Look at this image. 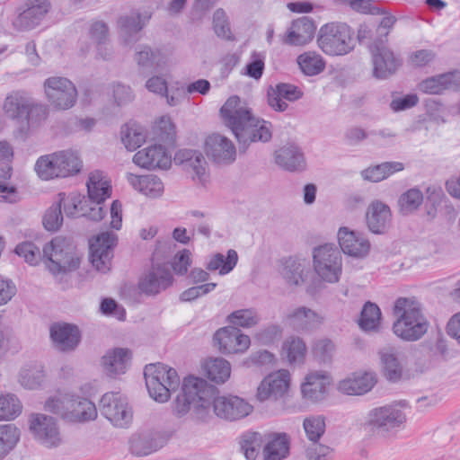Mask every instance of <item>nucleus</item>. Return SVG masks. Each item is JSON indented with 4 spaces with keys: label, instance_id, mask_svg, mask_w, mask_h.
<instances>
[{
    "label": "nucleus",
    "instance_id": "nucleus-21",
    "mask_svg": "<svg viewBox=\"0 0 460 460\" xmlns=\"http://www.w3.org/2000/svg\"><path fill=\"white\" fill-rule=\"evenodd\" d=\"M291 375L287 369H279L269 374L257 389V398L261 402L283 397L288 391Z\"/></svg>",
    "mask_w": 460,
    "mask_h": 460
},
{
    "label": "nucleus",
    "instance_id": "nucleus-43",
    "mask_svg": "<svg viewBox=\"0 0 460 460\" xmlns=\"http://www.w3.org/2000/svg\"><path fill=\"white\" fill-rule=\"evenodd\" d=\"M31 98L23 92H13L6 96L3 110L4 113L13 119H23Z\"/></svg>",
    "mask_w": 460,
    "mask_h": 460
},
{
    "label": "nucleus",
    "instance_id": "nucleus-13",
    "mask_svg": "<svg viewBox=\"0 0 460 460\" xmlns=\"http://www.w3.org/2000/svg\"><path fill=\"white\" fill-rule=\"evenodd\" d=\"M173 162L198 185L206 187L209 182L208 164L203 154L194 149H181L174 154Z\"/></svg>",
    "mask_w": 460,
    "mask_h": 460
},
{
    "label": "nucleus",
    "instance_id": "nucleus-39",
    "mask_svg": "<svg viewBox=\"0 0 460 460\" xmlns=\"http://www.w3.org/2000/svg\"><path fill=\"white\" fill-rule=\"evenodd\" d=\"M126 178L128 183L137 191L150 198H159L163 195L164 186L161 179L155 175L137 176L128 172Z\"/></svg>",
    "mask_w": 460,
    "mask_h": 460
},
{
    "label": "nucleus",
    "instance_id": "nucleus-40",
    "mask_svg": "<svg viewBox=\"0 0 460 460\" xmlns=\"http://www.w3.org/2000/svg\"><path fill=\"white\" fill-rule=\"evenodd\" d=\"M89 203L94 207H102L103 201L111 195V185L104 180L102 172L95 171L91 172L87 181Z\"/></svg>",
    "mask_w": 460,
    "mask_h": 460
},
{
    "label": "nucleus",
    "instance_id": "nucleus-42",
    "mask_svg": "<svg viewBox=\"0 0 460 460\" xmlns=\"http://www.w3.org/2000/svg\"><path fill=\"white\" fill-rule=\"evenodd\" d=\"M266 432L247 431L241 437L240 447L247 460H261Z\"/></svg>",
    "mask_w": 460,
    "mask_h": 460
},
{
    "label": "nucleus",
    "instance_id": "nucleus-34",
    "mask_svg": "<svg viewBox=\"0 0 460 460\" xmlns=\"http://www.w3.org/2000/svg\"><path fill=\"white\" fill-rule=\"evenodd\" d=\"M302 90L295 84L279 83L268 91V103L276 111H285L288 105L285 101L295 102L302 98Z\"/></svg>",
    "mask_w": 460,
    "mask_h": 460
},
{
    "label": "nucleus",
    "instance_id": "nucleus-5",
    "mask_svg": "<svg viewBox=\"0 0 460 460\" xmlns=\"http://www.w3.org/2000/svg\"><path fill=\"white\" fill-rule=\"evenodd\" d=\"M44 263L53 275L64 274L76 270L80 265V257L73 243L65 237L56 236L42 249Z\"/></svg>",
    "mask_w": 460,
    "mask_h": 460
},
{
    "label": "nucleus",
    "instance_id": "nucleus-12",
    "mask_svg": "<svg viewBox=\"0 0 460 460\" xmlns=\"http://www.w3.org/2000/svg\"><path fill=\"white\" fill-rule=\"evenodd\" d=\"M373 66V76L385 80L396 73L402 65L400 56L387 45V40L376 39L368 46Z\"/></svg>",
    "mask_w": 460,
    "mask_h": 460
},
{
    "label": "nucleus",
    "instance_id": "nucleus-31",
    "mask_svg": "<svg viewBox=\"0 0 460 460\" xmlns=\"http://www.w3.org/2000/svg\"><path fill=\"white\" fill-rule=\"evenodd\" d=\"M132 353L128 349L115 348L106 351L102 358V367L111 377L123 375L130 366Z\"/></svg>",
    "mask_w": 460,
    "mask_h": 460
},
{
    "label": "nucleus",
    "instance_id": "nucleus-18",
    "mask_svg": "<svg viewBox=\"0 0 460 460\" xmlns=\"http://www.w3.org/2000/svg\"><path fill=\"white\" fill-rule=\"evenodd\" d=\"M29 424L33 438L44 447H55L61 444V435L54 418L42 413H32Z\"/></svg>",
    "mask_w": 460,
    "mask_h": 460
},
{
    "label": "nucleus",
    "instance_id": "nucleus-20",
    "mask_svg": "<svg viewBox=\"0 0 460 460\" xmlns=\"http://www.w3.org/2000/svg\"><path fill=\"white\" fill-rule=\"evenodd\" d=\"M341 252L354 259L366 258L371 249L369 240L360 232L341 226L337 233Z\"/></svg>",
    "mask_w": 460,
    "mask_h": 460
},
{
    "label": "nucleus",
    "instance_id": "nucleus-47",
    "mask_svg": "<svg viewBox=\"0 0 460 460\" xmlns=\"http://www.w3.org/2000/svg\"><path fill=\"white\" fill-rule=\"evenodd\" d=\"M403 169L404 165L401 162H385L363 170L361 176L364 180L379 182Z\"/></svg>",
    "mask_w": 460,
    "mask_h": 460
},
{
    "label": "nucleus",
    "instance_id": "nucleus-37",
    "mask_svg": "<svg viewBox=\"0 0 460 460\" xmlns=\"http://www.w3.org/2000/svg\"><path fill=\"white\" fill-rule=\"evenodd\" d=\"M316 25L306 16L294 21L284 39V43L301 46L310 42L315 33Z\"/></svg>",
    "mask_w": 460,
    "mask_h": 460
},
{
    "label": "nucleus",
    "instance_id": "nucleus-50",
    "mask_svg": "<svg viewBox=\"0 0 460 460\" xmlns=\"http://www.w3.org/2000/svg\"><path fill=\"white\" fill-rule=\"evenodd\" d=\"M162 447L161 440L151 435H134L129 442L131 453L137 456L150 455Z\"/></svg>",
    "mask_w": 460,
    "mask_h": 460
},
{
    "label": "nucleus",
    "instance_id": "nucleus-4",
    "mask_svg": "<svg viewBox=\"0 0 460 460\" xmlns=\"http://www.w3.org/2000/svg\"><path fill=\"white\" fill-rule=\"evenodd\" d=\"M213 394L214 385L203 378L185 377L181 389L173 401L172 411L178 416H183L193 406L197 411L207 412L211 408Z\"/></svg>",
    "mask_w": 460,
    "mask_h": 460
},
{
    "label": "nucleus",
    "instance_id": "nucleus-48",
    "mask_svg": "<svg viewBox=\"0 0 460 460\" xmlns=\"http://www.w3.org/2000/svg\"><path fill=\"white\" fill-rule=\"evenodd\" d=\"M121 141L128 151H135L145 143L146 139V129L136 123H128L121 128Z\"/></svg>",
    "mask_w": 460,
    "mask_h": 460
},
{
    "label": "nucleus",
    "instance_id": "nucleus-28",
    "mask_svg": "<svg viewBox=\"0 0 460 460\" xmlns=\"http://www.w3.org/2000/svg\"><path fill=\"white\" fill-rule=\"evenodd\" d=\"M150 16L139 13L122 15L118 20L119 39L125 46H132L140 39V31Z\"/></svg>",
    "mask_w": 460,
    "mask_h": 460
},
{
    "label": "nucleus",
    "instance_id": "nucleus-17",
    "mask_svg": "<svg viewBox=\"0 0 460 460\" xmlns=\"http://www.w3.org/2000/svg\"><path fill=\"white\" fill-rule=\"evenodd\" d=\"M117 240L114 233L102 232L90 241L91 262L98 271L106 273L110 270Z\"/></svg>",
    "mask_w": 460,
    "mask_h": 460
},
{
    "label": "nucleus",
    "instance_id": "nucleus-15",
    "mask_svg": "<svg viewBox=\"0 0 460 460\" xmlns=\"http://www.w3.org/2000/svg\"><path fill=\"white\" fill-rule=\"evenodd\" d=\"M100 411L116 427H127L132 420L128 399L120 393L104 394L100 401Z\"/></svg>",
    "mask_w": 460,
    "mask_h": 460
},
{
    "label": "nucleus",
    "instance_id": "nucleus-44",
    "mask_svg": "<svg viewBox=\"0 0 460 460\" xmlns=\"http://www.w3.org/2000/svg\"><path fill=\"white\" fill-rule=\"evenodd\" d=\"M134 60L142 69H149L154 66L163 67L166 63L162 50L148 46H139L135 53Z\"/></svg>",
    "mask_w": 460,
    "mask_h": 460
},
{
    "label": "nucleus",
    "instance_id": "nucleus-45",
    "mask_svg": "<svg viewBox=\"0 0 460 460\" xmlns=\"http://www.w3.org/2000/svg\"><path fill=\"white\" fill-rule=\"evenodd\" d=\"M237 261V252L234 250L230 249L228 250L226 256L220 252L209 256L206 262V269L209 271L218 270L219 274L224 276L234 270Z\"/></svg>",
    "mask_w": 460,
    "mask_h": 460
},
{
    "label": "nucleus",
    "instance_id": "nucleus-63",
    "mask_svg": "<svg viewBox=\"0 0 460 460\" xmlns=\"http://www.w3.org/2000/svg\"><path fill=\"white\" fill-rule=\"evenodd\" d=\"M63 216L60 203H55L46 211L43 217V226L49 231H57L62 225Z\"/></svg>",
    "mask_w": 460,
    "mask_h": 460
},
{
    "label": "nucleus",
    "instance_id": "nucleus-23",
    "mask_svg": "<svg viewBox=\"0 0 460 460\" xmlns=\"http://www.w3.org/2000/svg\"><path fill=\"white\" fill-rule=\"evenodd\" d=\"M172 275L165 263H153L139 279L138 288L146 295H156L172 284Z\"/></svg>",
    "mask_w": 460,
    "mask_h": 460
},
{
    "label": "nucleus",
    "instance_id": "nucleus-55",
    "mask_svg": "<svg viewBox=\"0 0 460 460\" xmlns=\"http://www.w3.org/2000/svg\"><path fill=\"white\" fill-rule=\"evenodd\" d=\"M381 311L371 302H367L362 308L358 324L365 332L376 331L380 325Z\"/></svg>",
    "mask_w": 460,
    "mask_h": 460
},
{
    "label": "nucleus",
    "instance_id": "nucleus-58",
    "mask_svg": "<svg viewBox=\"0 0 460 460\" xmlns=\"http://www.w3.org/2000/svg\"><path fill=\"white\" fill-rule=\"evenodd\" d=\"M260 321L257 312L253 309H240L233 312L228 316V322L235 326L250 328L256 325Z\"/></svg>",
    "mask_w": 460,
    "mask_h": 460
},
{
    "label": "nucleus",
    "instance_id": "nucleus-19",
    "mask_svg": "<svg viewBox=\"0 0 460 460\" xmlns=\"http://www.w3.org/2000/svg\"><path fill=\"white\" fill-rule=\"evenodd\" d=\"M58 203H60V207H63L65 214L69 217H86L92 220L99 221L105 215L103 207L94 208L87 199L82 198L76 193L69 195L59 193Z\"/></svg>",
    "mask_w": 460,
    "mask_h": 460
},
{
    "label": "nucleus",
    "instance_id": "nucleus-9",
    "mask_svg": "<svg viewBox=\"0 0 460 460\" xmlns=\"http://www.w3.org/2000/svg\"><path fill=\"white\" fill-rule=\"evenodd\" d=\"M144 376L150 397L160 403L167 402L180 385L176 370L162 363L146 365Z\"/></svg>",
    "mask_w": 460,
    "mask_h": 460
},
{
    "label": "nucleus",
    "instance_id": "nucleus-35",
    "mask_svg": "<svg viewBox=\"0 0 460 460\" xmlns=\"http://www.w3.org/2000/svg\"><path fill=\"white\" fill-rule=\"evenodd\" d=\"M284 320L296 331H310L319 326L323 318L308 307L298 306L289 309L286 313Z\"/></svg>",
    "mask_w": 460,
    "mask_h": 460
},
{
    "label": "nucleus",
    "instance_id": "nucleus-11",
    "mask_svg": "<svg viewBox=\"0 0 460 460\" xmlns=\"http://www.w3.org/2000/svg\"><path fill=\"white\" fill-rule=\"evenodd\" d=\"M46 100L56 111L72 109L77 102L78 92L75 84L64 76H49L43 83Z\"/></svg>",
    "mask_w": 460,
    "mask_h": 460
},
{
    "label": "nucleus",
    "instance_id": "nucleus-54",
    "mask_svg": "<svg viewBox=\"0 0 460 460\" xmlns=\"http://www.w3.org/2000/svg\"><path fill=\"white\" fill-rule=\"evenodd\" d=\"M20 436V429L14 424H0V460L15 447Z\"/></svg>",
    "mask_w": 460,
    "mask_h": 460
},
{
    "label": "nucleus",
    "instance_id": "nucleus-51",
    "mask_svg": "<svg viewBox=\"0 0 460 460\" xmlns=\"http://www.w3.org/2000/svg\"><path fill=\"white\" fill-rule=\"evenodd\" d=\"M297 64L301 71L309 76L321 74L325 69V60L315 51H306L297 57Z\"/></svg>",
    "mask_w": 460,
    "mask_h": 460
},
{
    "label": "nucleus",
    "instance_id": "nucleus-60",
    "mask_svg": "<svg viewBox=\"0 0 460 460\" xmlns=\"http://www.w3.org/2000/svg\"><path fill=\"white\" fill-rule=\"evenodd\" d=\"M155 137L164 143H172L175 137V126L168 116L161 117L154 127Z\"/></svg>",
    "mask_w": 460,
    "mask_h": 460
},
{
    "label": "nucleus",
    "instance_id": "nucleus-57",
    "mask_svg": "<svg viewBox=\"0 0 460 460\" xmlns=\"http://www.w3.org/2000/svg\"><path fill=\"white\" fill-rule=\"evenodd\" d=\"M49 107L40 102H35L31 99L29 102L23 119L26 120L28 127H37L49 117Z\"/></svg>",
    "mask_w": 460,
    "mask_h": 460
},
{
    "label": "nucleus",
    "instance_id": "nucleus-36",
    "mask_svg": "<svg viewBox=\"0 0 460 460\" xmlns=\"http://www.w3.org/2000/svg\"><path fill=\"white\" fill-rule=\"evenodd\" d=\"M275 163L288 172H301L306 167L304 153L295 144H287L275 152Z\"/></svg>",
    "mask_w": 460,
    "mask_h": 460
},
{
    "label": "nucleus",
    "instance_id": "nucleus-2",
    "mask_svg": "<svg viewBox=\"0 0 460 460\" xmlns=\"http://www.w3.org/2000/svg\"><path fill=\"white\" fill-rule=\"evenodd\" d=\"M393 313L396 318L393 324V331L400 339L416 341L428 332L429 322L415 299L398 298L394 303Z\"/></svg>",
    "mask_w": 460,
    "mask_h": 460
},
{
    "label": "nucleus",
    "instance_id": "nucleus-16",
    "mask_svg": "<svg viewBox=\"0 0 460 460\" xmlns=\"http://www.w3.org/2000/svg\"><path fill=\"white\" fill-rule=\"evenodd\" d=\"M214 386L211 406L217 416L228 420H236L248 416L253 407L244 399L235 395H218Z\"/></svg>",
    "mask_w": 460,
    "mask_h": 460
},
{
    "label": "nucleus",
    "instance_id": "nucleus-6",
    "mask_svg": "<svg viewBox=\"0 0 460 460\" xmlns=\"http://www.w3.org/2000/svg\"><path fill=\"white\" fill-rule=\"evenodd\" d=\"M317 44L320 49L331 57L345 56L354 50V31L346 23L331 22L319 31Z\"/></svg>",
    "mask_w": 460,
    "mask_h": 460
},
{
    "label": "nucleus",
    "instance_id": "nucleus-24",
    "mask_svg": "<svg viewBox=\"0 0 460 460\" xmlns=\"http://www.w3.org/2000/svg\"><path fill=\"white\" fill-rule=\"evenodd\" d=\"M214 341L225 354L243 353L251 344L250 337L234 326L219 329L214 335Z\"/></svg>",
    "mask_w": 460,
    "mask_h": 460
},
{
    "label": "nucleus",
    "instance_id": "nucleus-26",
    "mask_svg": "<svg viewBox=\"0 0 460 460\" xmlns=\"http://www.w3.org/2000/svg\"><path fill=\"white\" fill-rule=\"evenodd\" d=\"M133 163L147 170H166L172 164V157L163 146L153 145L137 151L133 156Z\"/></svg>",
    "mask_w": 460,
    "mask_h": 460
},
{
    "label": "nucleus",
    "instance_id": "nucleus-56",
    "mask_svg": "<svg viewBox=\"0 0 460 460\" xmlns=\"http://www.w3.org/2000/svg\"><path fill=\"white\" fill-rule=\"evenodd\" d=\"M22 410V403L14 394L0 395V420H14L21 414Z\"/></svg>",
    "mask_w": 460,
    "mask_h": 460
},
{
    "label": "nucleus",
    "instance_id": "nucleus-30",
    "mask_svg": "<svg viewBox=\"0 0 460 460\" xmlns=\"http://www.w3.org/2000/svg\"><path fill=\"white\" fill-rule=\"evenodd\" d=\"M460 88V72L453 71L422 80L418 89L426 94H442L447 90Z\"/></svg>",
    "mask_w": 460,
    "mask_h": 460
},
{
    "label": "nucleus",
    "instance_id": "nucleus-32",
    "mask_svg": "<svg viewBox=\"0 0 460 460\" xmlns=\"http://www.w3.org/2000/svg\"><path fill=\"white\" fill-rule=\"evenodd\" d=\"M279 273L289 287H300L309 277L310 269L305 259L289 257L282 261Z\"/></svg>",
    "mask_w": 460,
    "mask_h": 460
},
{
    "label": "nucleus",
    "instance_id": "nucleus-46",
    "mask_svg": "<svg viewBox=\"0 0 460 460\" xmlns=\"http://www.w3.org/2000/svg\"><path fill=\"white\" fill-rule=\"evenodd\" d=\"M203 370L211 381L224 384L230 377L231 365L223 358H213L204 363Z\"/></svg>",
    "mask_w": 460,
    "mask_h": 460
},
{
    "label": "nucleus",
    "instance_id": "nucleus-22",
    "mask_svg": "<svg viewBox=\"0 0 460 460\" xmlns=\"http://www.w3.org/2000/svg\"><path fill=\"white\" fill-rule=\"evenodd\" d=\"M332 384L331 376L323 370L309 371L301 383L300 389L304 399L312 402L323 401Z\"/></svg>",
    "mask_w": 460,
    "mask_h": 460
},
{
    "label": "nucleus",
    "instance_id": "nucleus-8",
    "mask_svg": "<svg viewBox=\"0 0 460 460\" xmlns=\"http://www.w3.org/2000/svg\"><path fill=\"white\" fill-rule=\"evenodd\" d=\"M313 269L318 279L326 284L338 283L342 276L343 258L334 243H323L312 251Z\"/></svg>",
    "mask_w": 460,
    "mask_h": 460
},
{
    "label": "nucleus",
    "instance_id": "nucleus-64",
    "mask_svg": "<svg viewBox=\"0 0 460 460\" xmlns=\"http://www.w3.org/2000/svg\"><path fill=\"white\" fill-rule=\"evenodd\" d=\"M13 157V151L11 145L6 141L0 142V171L1 176L9 179L12 174L11 163Z\"/></svg>",
    "mask_w": 460,
    "mask_h": 460
},
{
    "label": "nucleus",
    "instance_id": "nucleus-49",
    "mask_svg": "<svg viewBox=\"0 0 460 460\" xmlns=\"http://www.w3.org/2000/svg\"><path fill=\"white\" fill-rule=\"evenodd\" d=\"M305 354L306 346L301 338L290 336L283 342L281 355L289 364L303 363Z\"/></svg>",
    "mask_w": 460,
    "mask_h": 460
},
{
    "label": "nucleus",
    "instance_id": "nucleus-1",
    "mask_svg": "<svg viewBox=\"0 0 460 460\" xmlns=\"http://www.w3.org/2000/svg\"><path fill=\"white\" fill-rule=\"evenodd\" d=\"M225 125L234 135L243 151L253 142H268L271 138L270 124L254 117L238 96H231L220 109Z\"/></svg>",
    "mask_w": 460,
    "mask_h": 460
},
{
    "label": "nucleus",
    "instance_id": "nucleus-33",
    "mask_svg": "<svg viewBox=\"0 0 460 460\" xmlns=\"http://www.w3.org/2000/svg\"><path fill=\"white\" fill-rule=\"evenodd\" d=\"M289 450L290 438L286 433L266 432L261 460H284Z\"/></svg>",
    "mask_w": 460,
    "mask_h": 460
},
{
    "label": "nucleus",
    "instance_id": "nucleus-27",
    "mask_svg": "<svg viewBox=\"0 0 460 460\" xmlns=\"http://www.w3.org/2000/svg\"><path fill=\"white\" fill-rule=\"evenodd\" d=\"M376 382V375L374 372L358 371L341 380L337 389L347 395H363L371 391Z\"/></svg>",
    "mask_w": 460,
    "mask_h": 460
},
{
    "label": "nucleus",
    "instance_id": "nucleus-3",
    "mask_svg": "<svg viewBox=\"0 0 460 460\" xmlns=\"http://www.w3.org/2000/svg\"><path fill=\"white\" fill-rule=\"evenodd\" d=\"M83 161L72 149L59 150L38 157L34 172L41 181L67 178L79 173Z\"/></svg>",
    "mask_w": 460,
    "mask_h": 460
},
{
    "label": "nucleus",
    "instance_id": "nucleus-25",
    "mask_svg": "<svg viewBox=\"0 0 460 460\" xmlns=\"http://www.w3.org/2000/svg\"><path fill=\"white\" fill-rule=\"evenodd\" d=\"M207 155L217 164H229L236 158V148L233 142L221 134H212L205 141Z\"/></svg>",
    "mask_w": 460,
    "mask_h": 460
},
{
    "label": "nucleus",
    "instance_id": "nucleus-14",
    "mask_svg": "<svg viewBox=\"0 0 460 460\" xmlns=\"http://www.w3.org/2000/svg\"><path fill=\"white\" fill-rule=\"evenodd\" d=\"M51 9L49 0H24L18 8L13 25L19 31H29L40 26Z\"/></svg>",
    "mask_w": 460,
    "mask_h": 460
},
{
    "label": "nucleus",
    "instance_id": "nucleus-61",
    "mask_svg": "<svg viewBox=\"0 0 460 460\" xmlns=\"http://www.w3.org/2000/svg\"><path fill=\"white\" fill-rule=\"evenodd\" d=\"M303 426L308 441L319 440L325 431V420L322 416L305 419Z\"/></svg>",
    "mask_w": 460,
    "mask_h": 460
},
{
    "label": "nucleus",
    "instance_id": "nucleus-38",
    "mask_svg": "<svg viewBox=\"0 0 460 460\" xmlns=\"http://www.w3.org/2000/svg\"><path fill=\"white\" fill-rule=\"evenodd\" d=\"M391 220L392 213L386 204L376 200L368 206L367 210V224L372 233H384L389 227Z\"/></svg>",
    "mask_w": 460,
    "mask_h": 460
},
{
    "label": "nucleus",
    "instance_id": "nucleus-7",
    "mask_svg": "<svg viewBox=\"0 0 460 460\" xmlns=\"http://www.w3.org/2000/svg\"><path fill=\"white\" fill-rule=\"evenodd\" d=\"M406 414L397 403L371 409L366 417L364 427L374 435L387 438L403 428Z\"/></svg>",
    "mask_w": 460,
    "mask_h": 460
},
{
    "label": "nucleus",
    "instance_id": "nucleus-29",
    "mask_svg": "<svg viewBox=\"0 0 460 460\" xmlns=\"http://www.w3.org/2000/svg\"><path fill=\"white\" fill-rule=\"evenodd\" d=\"M50 337L58 349L70 351L78 346L81 334L77 326L66 323H58L51 325Z\"/></svg>",
    "mask_w": 460,
    "mask_h": 460
},
{
    "label": "nucleus",
    "instance_id": "nucleus-10",
    "mask_svg": "<svg viewBox=\"0 0 460 460\" xmlns=\"http://www.w3.org/2000/svg\"><path fill=\"white\" fill-rule=\"evenodd\" d=\"M73 394L58 391L46 400L44 404L45 411L59 415L62 419L71 422H85L96 419L97 410L94 403L91 401L81 402L80 405L84 408V413L68 411L69 405H75L73 403Z\"/></svg>",
    "mask_w": 460,
    "mask_h": 460
},
{
    "label": "nucleus",
    "instance_id": "nucleus-53",
    "mask_svg": "<svg viewBox=\"0 0 460 460\" xmlns=\"http://www.w3.org/2000/svg\"><path fill=\"white\" fill-rule=\"evenodd\" d=\"M45 379V371L41 365H28L22 368L19 382L26 389L40 387Z\"/></svg>",
    "mask_w": 460,
    "mask_h": 460
},
{
    "label": "nucleus",
    "instance_id": "nucleus-52",
    "mask_svg": "<svg viewBox=\"0 0 460 460\" xmlns=\"http://www.w3.org/2000/svg\"><path fill=\"white\" fill-rule=\"evenodd\" d=\"M423 199V193L419 188L413 187L407 190L398 199L400 213L404 216L413 214L422 205Z\"/></svg>",
    "mask_w": 460,
    "mask_h": 460
},
{
    "label": "nucleus",
    "instance_id": "nucleus-41",
    "mask_svg": "<svg viewBox=\"0 0 460 460\" xmlns=\"http://www.w3.org/2000/svg\"><path fill=\"white\" fill-rule=\"evenodd\" d=\"M385 376L392 382L401 379L402 375V364L401 352L394 347H385L380 352Z\"/></svg>",
    "mask_w": 460,
    "mask_h": 460
},
{
    "label": "nucleus",
    "instance_id": "nucleus-59",
    "mask_svg": "<svg viewBox=\"0 0 460 460\" xmlns=\"http://www.w3.org/2000/svg\"><path fill=\"white\" fill-rule=\"evenodd\" d=\"M305 456L307 460H332L333 452L330 447L314 440L305 446Z\"/></svg>",
    "mask_w": 460,
    "mask_h": 460
},
{
    "label": "nucleus",
    "instance_id": "nucleus-62",
    "mask_svg": "<svg viewBox=\"0 0 460 460\" xmlns=\"http://www.w3.org/2000/svg\"><path fill=\"white\" fill-rule=\"evenodd\" d=\"M266 56L261 52H252L245 66L246 75L253 79H260L265 67Z\"/></svg>",
    "mask_w": 460,
    "mask_h": 460
}]
</instances>
